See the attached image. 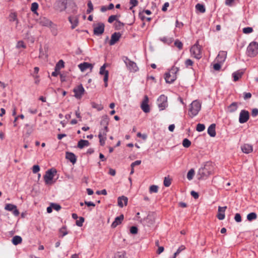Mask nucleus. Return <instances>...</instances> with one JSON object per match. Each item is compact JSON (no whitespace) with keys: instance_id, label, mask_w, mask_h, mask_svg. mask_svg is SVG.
Wrapping results in <instances>:
<instances>
[{"instance_id":"f257e3e1","label":"nucleus","mask_w":258,"mask_h":258,"mask_svg":"<svg viewBox=\"0 0 258 258\" xmlns=\"http://www.w3.org/2000/svg\"><path fill=\"white\" fill-rule=\"evenodd\" d=\"M179 70V68L173 66L169 72H166L164 75L166 83L168 84L173 83L177 79L176 74Z\"/></svg>"},{"instance_id":"f03ea898","label":"nucleus","mask_w":258,"mask_h":258,"mask_svg":"<svg viewBox=\"0 0 258 258\" xmlns=\"http://www.w3.org/2000/svg\"><path fill=\"white\" fill-rule=\"evenodd\" d=\"M246 55L250 57H254L258 54V42L252 41L248 45L246 52Z\"/></svg>"},{"instance_id":"7ed1b4c3","label":"nucleus","mask_w":258,"mask_h":258,"mask_svg":"<svg viewBox=\"0 0 258 258\" xmlns=\"http://www.w3.org/2000/svg\"><path fill=\"white\" fill-rule=\"evenodd\" d=\"M212 173V167L210 165H205L204 167H201L198 174L199 176V180L207 178Z\"/></svg>"},{"instance_id":"20e7f679","label":"nucleus","mask_w":258,"mask_h":258,"mask_svg":"<svg viewBox=\"0 0 258 258\" xmlns=\"http://www.w3.org/2000/svg\"><path fill=\"white\" fill-rule=\"evenodd\" d=\"M57 170L54 168L49 169L46 171L45 175L43 176L45 184H51L55 182V181H53L52 180Z\"/></svg>"},{"instance_id":"39448f33","label":"nucleus","mask_w":258,"mask_h":258,"mask_svg":"<svg viewBox=\"0 0 258 258\" xmlns=\"http://www.w3.org/2000/svg\"><path fill=\"white\" fill-rule=\"evenodd\" d=\"M201 109V104L198 100H195L190 104L189 111L191 114H189L191 118L196 116Z\"/></svg>"},{"instance_id":"423d86ee","label":"nucleus","mask_w":258,"mask_h":258,"mask_svg":"<svg viewBox=\"0 0 258 258\" xmlns=\"http://www.w3.org/2000/svg\"><path fill=\"white\" fill-rule=\"evenodd\" d=\"M122 59L130 71L137 72L138 71L139 69L136 63L130 60L128 57L123 56Z\"/></svg>"},{"instance_id":"0eeeda50","label":"nucleus","mask_w":258,"mask_h":258,"mask_svg":"<svg viewBox=\"0 0 258 258\" xmlns=\"http://www.w3.org/2000/svg\"><path fill=\"white\" fill-rule=\"evenodd\" d=\"M157 103L160 111L164 110L168 106L167 96L161 95L157 99Z\"/></svg>"},{"instance_id":"6e6552de","label":"nucleus","mask_w":258,"mask_h":258,"mask_svg":"<svg viewBox=\"0 0 258 258\" xmlns=\"http://www.w3.org/2000/svg\"><path fill=\"white\" fill-rule=\"evenodd\" d=\"M73 92H74V97L77 99H81L84 94L85 90L82 84H80L73 89Z\"/></svg>"},{"instance_id":"1a4fd4ad","label":"nucleus","mask_w":258,"mask_h":258,"mask_svg":"<svg viewBox=\"0 0 258 258\" xmlns=\"http://www.w3.org/2000/svg\"><path fill=\"white\" fill-rule=\"evenodd\" d=\"M93 34L96 36L101 35L104 32L105 25L104 23L100 22L96 24V26L93 25Z\"/></svg>"},{"instance_id":"9d476101","label":"nucleus","mask_w":258,"mask_h":258,"mask_svg":"<svg viewBox=\"0 0 258 258\" xmlns=\"http://www.w3.org/2000/svg\"><path fill=\"white\" fill-rule=\"evenodd\" d=\"M249 113L245 109L241 110L239 113V122L240 123H244L246 122L249 119Z\"/></svg>"},{"instance_id":"9b49d317","label":"nucleus","mask_w":258,"mask_h":258,"mask_svg":"<svg viewBox=\"0 0 258 258\" xmlns=\"http://www.w3.org/2000/svg\"><path fill=\"white\" fill-rule=\"evenodd\" d=\"M149 98L147 95H145L144 99L141 104V108L145 113H148L150 111V106L148 104Z\"/></svg>"},{"instance_id":"f8f14e48","label":"nucleus","mask_w":258,"mask_h":258,"mask_svg":"<svg viewBox=\"0 0 258 258\" xmlns=\"http://www.w3.org/2000/svg\"><path fill=\"white\" fill-rule=\"evenodd\" d=\"M201 48V46H197L196 45L192 46L190 49V52L197 59H200L202 57Z\"/></svg>"},{"instance_id":"ddd939ff","label":"nucleus","mask_w":258,"mask_h":258,"mask_svg":"<svg viewBox=\"0 0 258 258\" xmlns=\"http://www.w3.org/2000/svg\"><path fill=\"white\" fill-rule=\"evenodd\" d=\"M5 209L7 211L12 212L15 216H18L20 214L17 206L12 204H7L5 207Z\"/></svg>"},{"instance_id":"4468645a","label":"nucleus","mask_w":258,"mask_h":258,"mask_svg":"<svg viewBox=\"0 0 258 258\" xmlns=\"http://www.w3.org/2000/svg\"><path fill=\"white\" fill-rule=\"evenodd\" d=\"M68 0H57L56 2V7L60 12L64 11L67 8Z\"/></svg>"},{"instance_id":"2eb2a0df","label":"nucleus","mask_w":258,"mask_h":258,"mask_svg":"<svg viewBox=\"0 0 258 258\" xmlns=\"http://www.w3.org/2000/svg\"><path fill=\"white\" fill-rule=\"evenodd\" d=\"M121 34L120 32H114L111 36V39L109 42L110 45H113L117 43L120 38Z\"/></svg>"},{"instance_id":"dca6fc26","label":"nucleus","mask_w":258,"mask_h":258,"mask_svg":"<svg viewBox=\"0 0 258 258\" xmlns=\"http://www.w3.org/2000/svg\"><path fill=\"white\" fill-rule=\"evenodd\" d=\"M38 22L40 25L46 27L50 26L52 24V22L50 20L44 17H40Z\"/></svg>"},{"instance_id":"f3484780","label":"nucleus","mask_w":258,"mask_h":258,"mask_svg":"<svg viewBox=\"0 0 258 258\" xmlns=\"http://www.w3.org/2000/svg\"><path fill=\"white\" fill-rule=\"evenodd\" d=\"M124 219V216L123 214H121L120 216L116 217L115 218L114 221L111 224V227L114 228L116 227L118 225L120 224Z\"/></svg>"},{"instance_id":"a211bd4d","label":"nucleus","mask_w":258,"mask_h":258,"mask_svg":"<svg viewBox=\"0 0 258 258\" xmlns=\"http://www.w3.org/2000/svg\"><path fill=\"white\" fill-rule=\"evenodd\" d=\"M128 199L124 196L119 197L117 199V204L119 207L122 208L124 206L127 204Z\"/></svg>"},{"instance_id":"6ab92c4d","label":"nucleus","mask_w":258,"mask_h":258,"mask_svg":"<svg viewBox=\"0 0 258 258\" xmlns=\"http://www.w3.org/2000/svg\"><path fill=\"white\" fill-rule=\"evenodd\" d=\"M66 158L73 164H74L77 162V157L73 153L67 152L66 153Z\"/></svg>"},{"instance_id":"aec40b11","label":"nucleus","mask_w":258,"mask_h":258,"mask_svg":"<svg viewBox=\"0 0 258 258\" xmlns=\"http://www.w3.org/2000/svg\"><path fill=\"white\" fill-rule=\"evenodd\" d=\"M226 56H227V52L226 51H220L219 52V54L216 57L217 61L218 62L223 63L226 58Z\"/></svg>"},{"instance_id":"412c9836","label":"nucleus","mask_w":258,"mask_h":258,"mask_svg":"<svg viewBox=\"0 0 258 258\" xmlns=\"http://www.w3.org/2000/svg\"><path fill=\"white\" fill-rule=\"evenodd\" d=\"M69 21L72 24L71 28L75 29L78 25L79 19L76 16H70L69 17Z\"/></svg>"},{"instance_id":"4be33fe9","label":"nucleus","mask_w":258,"mask_h":258,"mask_svg":"<svg viewBox=\"0 0 258 258\" xmlns=\"http://www.w3.org/2000/svg\"><path fill=\"white\" fill-rule=\"evenodd\" d=\"M241 149L242 151L245 154H249L252 152L253 150V147L252 145L248 144H244L241 146Z\"/></svg>"},{"instance_id":"5701e85b","label":"nucleus","mask_w":258,"mask_h":258,"mask_svg":"<svg viewBox=\"0 0 258 258\" xmlns=\"http://www.w3.org/2000/svg\"><path fill=\"white\" fill-rule=\"evenodd\" d=\"M79 69L82 72H84L86 71L87 69H90V70H92L93 66V65L89 62H84L83 63H80L78 66Z\"/></svg>"},{"instance_id":"b1692460","label":"nucleus","mask_w":258,"mask_h":258,"mask_svg":"<svg viewBox=\"0 0 258 258\" xmlns=\"http://www.w3.org/2000/svg\"><path fill=\"white\" fill-rule=\"evenodd\" d=\"M216 124H211L208 128V134L211 137H215L216 135Z\"/></svg>"},{"instance_id":"393cba45","label":"nucleus","mask_w":258,"mask_h":258,"mask_svg":"<svg viewBox=\"0 0 258 258\" xmlns=\"http://www.w3.org/2000/svg\"><path fill=\"white\" fill-rule=\"evenodd\" d=\"M238 108V103L233 102L227 107L228 111L230 113L234 112Z\"/></svg>"},{"instance_id":"a878e982","label":"nucleus","mask_w":258,"mask_h":258,"mask_svg":"<svg viewBox=\"0 0 258 258\" xmlns=\"http://www.w3.org/2000/svg\"><path fill=\"white\" fill-rule=\"evenodd\" d=\"M159 39L161 41L163 42L164 44L168 45L171 44L174 40V39L173 37H160Z\"/></svg>"},{"instance_id":"bb28decb","label":"nucleus","mask_w":258,"mask_h":258,"mask_svg":"<svg viewBox=\"0 0 258 258\" xmlns=\"http://www.w3.org/2000/svg\"><path fill=\"white\" fill-rule=\"evenodd\" d=\"M243 74V72L242 71H237L236 72H234L232 74L233 81L234 82H236V81H238L239 79L241 78Z\"/></svg>"},{"instance_id":"cd10ccee","label":"nucleus","mask_w":258,"mask_h":258,"mask_svg":"<svg viewBox=\"0 0 258 258\" xmlns=\"http://www.w3.org/2000/svg\"><path fill=\"white\" fill-rule=\"evenodd\" d=\"M109 118L108 116L106 114L103 115L101 117V121H100V125L102 126L106 125L109 124Z\"/></svg>"},{"instance_id":"c85d7f7f","label":"nucleus","mask_w":258,"mask_h":258,"mask_svg":"<svg viewBox=\"0 0 258 258\" xmlns=\"http://www.w3.org/2000/svg\"><path fill=\"white\" fill-rule=\"evenodd\" d=\"M89 145L88 141L81 139L78 142L77 147L80 149H83L84 147L88 146Z\"/></svg>"},{"instance_id":"c756f323","label":"nucleus","mask_w":258,"mask_h":258,"mask_svg":"<svg viewBox=\"0 0 258 258\" xmlns=\"http://www.w3.org/2000/svg\"><path fill=\"white\" fill-rule=\"evenodd\" d=\"M22 237L18 235H16L14 236L12 239V242L15 245H17L19 244H20L22 242Z\"/></svg>"},{"instance_id":"7c9ffc66","label":"nucleus","mask_w":258,"mask_h":258,"mask_svg":"<svg viewBox=\"0 0 258 258\" xmlns=\"http://www.w3.org/2000/svg\"><path fill=\"white\" fill-rule=\"evenodd\" d=\"M114 28L116 30H120L124 26V24L121 22L119 20H116V22L114 23Z\"/></svg>"},{"instance_id":"2f4dec72","label":"nucleus","mask_w":258,"mask_h":258,"mask_svg":"<svg viewBox=\"0 0 258 258\" xmlns=\"http://www.w3.org/2000/svg\"><path fill=\"white\" fill-rule=\"evenodd\" d=\"M64 67V62L63 60H59L55 66V70L59 71L61 69Z\"/></svg>"},{"instance_id":"473e14b6","label":"nucleus","mask_w":258,"mask_h":258,"mask_svg":"<svg viewBox=\"0 0 258 258\" xmlns=\"http://www.w3.org/2000/svg\"><path fill=\"white\" fill-rule=\"evenodd\" d=\"M196 9L197 11L201 13H204L206 11V9L204 5L198 3L196 5Z\"/></svg>"},{"instance_id":"72a5a7b5","label":"nucleus","mask_w":258,"mask_h":258,"mask_svg":"<svg viewBox=\"0 0 258 258\" xmlns=\"http://www.w3.org/2000/svg\"><path fill=\"white\" fill-rule=\"evenodd\" d=\"M39 5L37 3L34 2L31 4V11L35 14L38 15L37 10H38Z\"/></svg>"},{"instance_id":"f704fd0d","label":"nucleus","mask_w":258,"mask_h":258,"mask_svg":"<svg viewBox=\"0 0 258 258\" xmlns=\"http://www.w3.org/2000/svg\"><path fill=\"white\" fill-rule=\"evenodd\" d=\"M114 258H127L125 251H118L115 254Z\"/></svg>"},{"instance_id":"c9c22d12","label":"nucleus","mask_w":258,"mask_h":258,"mask_svg":"<svg viewBox=\"0 0 258 258\" xmlns=\"http://www.w3.org/2000/svg\"><path fill=\"white\" fill-rule=\"evenodd\" d=\"M25 127H26V134L27 135V136H29L33 132V126L30 125L28 124H26L25 125Z\"/></svg>"},{"instance_id":"e433bc0d","label":"nucleus","mask_w":258,"mask_h":258,"mask_svg":"<svg viewBox=\"0 0 258 258\" xmlns=\"http://www.w3.org/2000/svg\"><path fill=\"white\" fill-rule=\"evenodd\" d=\"M92 108L96 109L98 111H101L103 109V106L101 104H97L94 102L91 103Z\"/></svg>"},{"instance_id":"4c0bfd02","label":"nucleus","mask_w":258,"mask_h":258,"mask_svg":"<svg viewBox=\"0 0 258 258\" xmlns=\"http://www.w3.org/2000/svg\"><path fill=\"white\" fill-rule=\"evenodd\" d=\"M256 218L257 215L254 212L250 213L247 215V219L249 221H252V220L256 219Z\"/></svg>"},{"instance_id":"58836bf2","label":"nucleus","mask_w":258,"mask_h":258,"mask_svg":"<svg viewBox=\"0 0 258 258\" xmlns=\"http://www.w3.org/2000/svg\"><path fill=\"white\" fill-rule=\"evenodd\" d=\"M67 227L66 226H63L61 228L59 229V232L61 234L59 235V237L62 238L65 235L68 234V231L66 230Z\"/></svg>"},{"instance_id":"ea45409f","label":"nucleus","mask_w":258,"mask_h":258,"mask_svg":"<svg viewBox=\"0 0 258 258\" xmlns=\"http://www.w3.org/2000/svg\"><path fill=\"white\" fill-rule=\"evenodd\" d=\"M87 6H88V9L86 11V13L87 14H89L91 13L93 11V9H94L93 5L92 3V2L90 0L88 1Z\"/></svg>"},{"instance_id":"a19ab883","label":"nucleus","mask_w":258,"mask_h":258,"mask_svg":"<svg viewBox=\"0 0 258 258\" xmlns=\"http://www.w3.org/2000/svg\"><path fill=\"white\" fill-rule=\"evenodd\" d=\"M107 66L106 63H104L102 66H101L100 68L99 74L101 75H105L106 73L109 74V72L107 70H106L105 68Z\"/></svg>"},{"instance_id":"79ce46f5","label":"nucleus","mask_w":258,"mask_h":258,"mask_svg":"<svg viewBox=\"0 0 258 258\" xmlns=\"http://www.w3.org/2000/svg\"><path fill=\"white\" fill-rule=\"evenodd\" d=\"M185 249V247L183 245H181L177 249L176 251L174 253L173 256L172 258H175L176 256L178 255L182 251Z\"/></svg>"},{"instance_id":"37998d69","label":"nucleus","mask_w":258,"mask_h":258,"mask_svg":"<svg viewBox=\"0 0 258 258\" xmlns=\"http://www.w3.org/2000/svg\"><path fill=\"white\" fill-rule=\"evenodd\" d=\"M174 44L175 46L179 49V50H181L183 48V43L178 39L175 40Z\"/></svg>"},{"instance_id":"c03bdc74","label":"nucleus","mask_w":258,"mask_h":258,"mask_svg":"<svg viewBox=\"0 0 258 258\" xmlns=\"http://www.w3.org/2000/svg\"><path fill=\"white\" fill-rule=\"evenodd\" d=\"M10 21L11 22H14L16 21L18 23V20L17 19V15L16 13H11L9 15Z\"/></svg>"},{"instance_id":"a18cd8bd","label":"nucleus","mask_w":258,"mask_h":258,"mask_svg":"<svg viewBox=\"0 0 258 258\" xmlns=\"http://www.w3.org/2000/svg\"><path fill=\"white\" fill-rule=\"evenodd\" d=\"M194 174L195 170L194 169H190L187 172V178L189 180H191L194 177Z\"/></svg>"},{"instance_id":"49530a36","label":"nucleus","mask_w":258,"mask_h":258,"mask_svg":"<svg viewBox=\"0 0 258 258\" xmlns=\"http://www.w3.org/2000/svg\"><path fill=\"white\" fill-rule=\"evenodd\" d=\"M182 145L185 148H188L191 145V142L186 138L184 139L182 141Z\"/></svg>"},{"instance_id":"de8ad7c7","label":"nucleus","mask_w":258,"mask_h":258,"mask_svg":"<svg viewBox=\"0 0 258 258\" xmlns=\"http://www.w3.org/2000/svg\"><path fill=\"white\" fill-rule=\"evenodd\" d=\"M85 221V218L83 217H80L78 220H76V224L79 227H82Z\"/></svg>"},{"instance_id":"09e8293b","label":"nucleus","mask_w":258,"mask_h":258,"mask_svg":"<svg viewBox=\"0 0 258 258\" xmlns=\"http://www.w3.org/2000/svg\"><path fill=\"white\" fill-rule=\"evenodd\" d=\"M205 130V125L204 124L198 123L197 125L196 130L199 132H201Z\"/></svg>"},{"instance_id":"8fccbe9b","label":"nucleus","mask_w":258,"mask_h":258,"mask_svg":"<svg viewBox=\"0 0 258 258\" xmlns=\"http://www.w3.org/2000/svg\"><path fill=\"white\" fill-rule=\"evenodd\" d=\"M98 138L99 139L100 145L102 146H103L105 143L106 137H102L101 135H98Z\"/></svg>"},{"instance_id":"3c124183","label":"nucleus","mask_w":258,"mask_h":258,"mask_svg":"<svg viewBox=\"0 0 258 258\" xmlns=\"http://www.w3.org/2000/svg\"><path fill=\"white\" fill-rule=\"evenodd\" d=\"M149 190L151 193H157L158 191V186L156 185H152L150 186Z\"/></svg>"},{"instance_id":"603ef678","label":"nucleus","mask_w":258,"mask_h":258,"mask_svg":"<svg viewBox=\"0 0 258 258\" xmlns=\"http://www.w3.org/2000/svg\"><path fill=\"white\" fill-rule=\"evenodd\" d=\"M242 32L244 34H249L253 32V29L250 27H244L243 28Z\"/></svg>"},{"instance_id":"864d4df0","label":"nucleus","mask_w":258,"mask_h":258,"mask_svg":"<svg viewBox=\"0 0 258 258\" xmlns=\"http://www.w3.org/2000/svg\"><path fill=\"white\" fill-rule=\"evenodd\" d=\"M130 233L132 234H136L138 232V228L136 226H131L130 229Z\"/></svg>"},{"instance_id":"5fc2aeb1","label":"nucleus","mask_w":258,"mask_h":258,"mask_svg":"<svg viewBox=\"0 0 258 258\" xmlns=\"http://www.w3.org/2000/svg\"><path fill=\"white\" fill-rule=\"evenodd\" d=\"M171 180L168 177H165L164 179V185L165 187H169L171 184Z\"/></svg>"},{"instance_id":"6e6d98bb","label":"nucleus","mask_w":258,"mask_h":258,"mask_svg":"<svg viewBox=\"0 0 258 258\" xmlns=\"http://www.w3.org/2000/svg\"><path fill=\"white\" fill-rule=\"evenodd\" d=\"M119 16H120V15H119V16H117V15H111L109 17V18L108 19V23H112L115 20L116 21V20H117L116 18L118 17Z\"/></svg>"},{"instance_id":"4d7b16f0","label":"nucleus","mask_w":258,"mask_h":258,"mask_svg":"<svg viewBox=\"0 0 258 258\" xmlns=\"http://www.w3.org/2000/svg\"><path fill=\"white\" fill-rule=\"evenodd\" d=\"M51 206L52 207V209H53L54 210H55L56 211H59L61 208L60 205L58 204H56V203H51Z\"/></svg>"},{"instance_id":"13d9d810","label":"nucleus","mask_w":258,"mask_h":258,"mask_svg":"<svg viewBox=\"0 0 258 258\" xmlns=\"http://www.w3.org/2000/svg\"><path fill=\"white\" fill-rule=\"evenodd\" d=\"M223 63L222 62H218L216 63H215L213 66V69L215 70V71H219L221 68V65Z\"/></svg>"},{"instance_id":"bf43d9fd","label":"nucleus","mask_w":258,"mask_h":258,"mask_svg":"<svg viewBox=\"0 0 258 258\" xmlns=\"http://www.w3.org/2000/svg\"><path fill=\"white\" fill-rule=\"evenodd\" d=\"M40 170V166L38 165H34L32 167V172L33 173H37Z\"/></svg>"},{"instance_id":"052dcab7","label":"nucleus","mask_w":258,"mask_h":258,"mask_svg":"<svg viewBox=\"0 0 258 258\" xmlns=\"http://www.w3.org/2000/svg\"><path fill=\"white\" fill-rule=\"evenodd\" d=\"M193 63V61L190 59H187L185 61V65L186 68L192 66Z\"/></svg>"},{"instance_id":"680f3d73","label":"nucleus","mask_w":258,"mask_h":258,"mask_svg":"<svg viewBox=\"0 0 258 258\" xmlns=\"http://www.w3.org/2000/svg\"><path fill=\"white\" fill-rule=\"evenodd\" d=\"M234 220L236 222L238 223L241 222L242 220L240 214L239 213H236L234 216Z\"/></svg>"},{"instance_id":"e2e57ef3","label":"nucleus","mask_w":258,"mask_h":258,"mask_svg":"<svg viewBox=\"0 0 258 258\" xmlns=\"http://www.w3.org/2000/svg\"><path fill=\"white\" fill-rule=\"evenodd\" d=\"M251 94L249 92L243 93V98L244 100L250 99L251 97Z\"/></svg>"},{"instance_id":"0e129e2a","label":"nucleus","mask_w":258,"mask_h":258,"mask_svg":"<svg viewBox=\"0 0 258 258\" xmlns=\"http://www.w3.org/2000/svg\"><path fill=\"white\" fill-rule=\"evenodd\" d=\"M190 195L195 199H198L199 197V195L198 192H197L194 190H192L190 192Z\"/></svg>"},{"instance_id":"69168bd1","label":"nucleus","mask_w":258,"mask_h":258,"mask_svg":"<svg viewBox=\"0 0 258 258\" xmlns=\"http://www.w3.org/2000/svg\"><path fill=\"white\" fill-rule=\"evenodd\" d=\"M141 163V160H136L135 162H133L131 165V167L132 168H134L135 166L139 165Z\"/></svg>"},{"instance_id":"338daca9","label":"nucleus","mask_w":258,"mask_h":258,"mask_svg":"<svg viewBox=\"0 0 258 258\" xmlns=\"http://www.w3.org/2000/svg\"><path fill=\"white\" fill-rule=\"evenodd\" d=\"M137 137L139 138H141L144 140H146L147 138V136L146 134H142L141 133H138L137 135Z\"/></svg>"},{"instance_id":"774afa93","label":"nucleus","mask_w":258,"mask_h":258,"mask_svg":"<svg viewBox=\"0 0 258 258\" xmlns=\"http://www.w3.org/2000/svg\"><path fill=\"white\" fill-rule=\"evenodd\" d=\"M258 115V109L253 108L251 111V115L253 117H256Z\"/></svg>"}]
</instances>
